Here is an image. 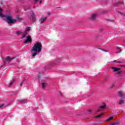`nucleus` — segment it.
I'll list each match as a JSON object with an SVG mask.
<instances>
[{
  "mask_svg": "<svg viewBox=\"0 0 125 125\" xmlns=\"http://www.w3.org/2000/svg\"><path fill=\"white\" fill-rule=\"evenodd\" d=\"M0 17L2 18H5V21L8 24H14V23H16L17 21L15 19H12L11 16L6 14L4 15L2 14V9L0 7Z\"/></svg>",
  "mask_w": 125,
  "mask_h": 125,
  "instance_id": "1",
  "label": "nucleus"
},
{
  "mask_svg": "<svg viewBox=\"0 0 125 125\" xmlns=\"http://www.w3.org/2000/svg\"><path fill=\"white\" fill-rule=\"evenodd\" d=\"M42 51V48L41 47H33L31 52H34L32 54V57H35L37 54H39L40 52Z\"/></svg>",
  "mask_w": 125,
  "mask_h": 125,
  "instance_id": "2",
  "label": "nucleus"
},
{
  "mask_svg": "<svg viewBox=\"0 0 125 125\" xmlns=\"http://www.w3.org/2000/svg\"><path fill=\"white\" fill-rule=\"evenodd\" d=\"M14 59V57L10 58L9 57H7L5 59L2 58L4 66L6 65L7 63H9V62H11V61L13 60Z\"/></svg>",
  "mask_w": 125,
  "mask_h": 125,
  "instance_id": "3",
  "label": "nucleus"
},
{
  "mask_svg": "<svg viewBox=\"0 0 125 125\" xmlns=\"http://www.w3.org/2000/svg\"><path fill=\"white\" fill-rule=\"evenodd\" d=\"M30 20H31V21H32V22H35V21H36V16L35 15V14L34 13V12H32L31 14L30 15Z\"/></svg>",
  "mask_w": 125,
  "mask_h": 125,
  "instance_id": "4",
  "label": "nucleus"
},
{
  "mask_svg": "<svg viewBox=\"0 0 125 125\" xmlns=\"http://www.w3.org/2000/svg\"><path fill=\"white\" fill-rule=\"evenodd\" d=\"M31 28L29 27H27L25 29L24 33L22 35V38L24 39L26 37V35L28 34V32H29Z\"/></svg>",
  "mask_w": 125,
  "mask_h": 125,
  "instance_id": "5",
  "label": "nucleus"
},
{
  "mask_svg": "<svg viewBox=\"0 0 125 125\" xmlns=\"http://www.w3.org/2000/svg\"><path fill=\"white\" fill-rule=\"evenodd\" d=\"M98 15L97 14V13H94L92 14L90 17V20H96V18H97Z\"/></svg>",
  "mask_w": 125,
  "mask_h": 125,
  "instance_id": "6",
  "label": "nucleus"
},
{
  "mask_svg": "<svg viewBox=\"0 0 125 125\" xmlns=\"http://www.w3.org/2000/svg\"><path fill=\"white\" fill-rule=\"evenodd\" d=\"M28 42H32V38L30 35L26 37V40L24 42V43H28Z\"/></svg>",
  "mask_w": 125,
  "mask_h": 125,
  "instance_id": "7",
  "label": "nucleus"
},
{
  "mask_svg": "<svg viewBox=\"0 0 125 125\" xmlns=\"http://www.w3.org/2000/svg\"><path fill=\"white\" fill-rule=\"evenodd\" d=\"M33 47H42V45L41 42H37Z\"/></svg>",
  "mask_w": 125,
  "mask_h": 125,
  "instance_id": "8",
  "label": "nucleus"
},
{
  "mask_svg": "<svg viewBox=\"0 0 125 125\" xmlns=\"http://www.w3.org/2000/svg\"><path fill=\"white\" fill-rule=\"evenodd\" d=\"M46 19H47V17H45V18H42L41 19H40L39 21L40 22L41 24H42V23H43L45 20H46Z\"/></svg>",
  "mask_w": 125,
  "mask_h": 125,
  "instance_id": "9",
  "label": "nucleus"
},
{
  "mask_svg": "<svg viewBox=\"0 0 125 125\" xmlns=\"http://www.w3.org/2000/svg\"><path fill=\"white\" fill-rule=\"evenodd\" d=\"M105 108H106V104L103 103L102 105L100 106V109L103 110V109H105Z\"/></svg>",
  "mask_w": 125,
  "mask_h": 125,
  "instance_id": "10",
  "label": "nucleus"
},
{
  "mask_svg": "<svg viewBox=\"0 0 125 125\" xmlns=\"http://www.w3.org/2000/svg\"><path fill=\"white\" fill-rule=\"evenodd\" d=\"M119 94L121 97H122V98H124L125 97V94L122 91L119 92Z\"/></svg>",
  "mask_w": 125,
  "mask_h": 125,
  "instance_id": "11",
  "label": "nucleus"
},
{
  "mask_svg": "<svg viewBox=\"0 0 125 125\" xmlns=\"http://www.w3.org/2000/svg\"><path fill=\"white\" fill-rule=\"evenodd\" d=\"M47 85V83L46 82H42V88H45V86Z\"/></svg>",
  "mask_w": 125,
  "mask_h": 125,
  "instance_id": "12",
  "label": "nucleus"
},
{
  "mask_svg": "<svg viewBox=\"0 0 125 125\" xmlns=\"http://www.w3.org/2000/svg\"><path fill=\"white\" fill-rule=\"evenodd\" d=\"M111 69L113 70V72H117V71H119V70H120V68L115 67H112Z\"/></svg>",
  "mask_w": 125,
  "mask_h": 125,
  "instance_id": "13",
  "label": "nucleus"
},
{
  "mask_svg": "<svg viewBox=\"0 0 125 125\" xmlns=\"http://www.w3.org/2000/svg\"><path fill=\"white\" fill-rule=\"evenodd\" d=\"M113 62H116L117 63H125V61L123 60L122 61H118L117 60H114V61H113Z\"/></svg>",
  "mask_w": 125,
  "mask_h": 125,
  "instance_id": "14",
  "label": "nucleus"
},
{
  "mask_svg": "<svg viewBox=\"0 0 125 125\" xmlns=\"http://www.w3.org/2000/svg\"><path fill=\"white\" fill-rule=\"evenodd\" d=\"M32 1H34V3H37V2H39L40 1V3H42V0H32Z\"/></svg>",
  "mask_w": 125,
  "mask_h": 125,
  "instance_id": "15",
  "label": "nucleus"
},
{
  "mask_svg": "<svg viewBox=\"0 0 125 125\" xmlns=\"http://www.w3.org/2000/svg\"><path fill=\"white\" fill-rule=\"evenodd\" d=\"M104 113L103 112H102V113H101L100 114V115L95 116V118L96 119H98V118H100V117H101V116H102L103 115H104Z\"/></svg>",
  "mask_w": 125,
  "mask_h": 125,
  "instance_id": "16",
  "label": "nucleus"
},
{
  "mask_svg": "<svg viewBox=\"0 0 125 125\" xmlns=\"http://www.w3.org/2000/svg\"><path fill=\"white\" fill-rule=\"evenodd\" d=\"M113 119H114V117L111 116V117H110L109 118L106 119L105 120V122H110V121H111V120H112Z\"/></svg>",
  "mask_w": 125,
  "mask_h": 125,
  "instance_id": "17",
  "label": "nucleus"
},
{
  "mask_svg": "<svg viewBox=\"0 0 125 125\" xmlns=\"http://www.w3.org/2000/svg\"><path fill=\"white\" fill-rule=\"evenodd\" d=\"M14 82H15V80H13L10 83V85H9V87H11V85L14 83Z\"/></svg>",
  "mask_w": 125,
  "mask_h": 125,
  "instance_id": "18",
  "label": "nucleus"
},
{
  "mask_svg": "<svg viewBox=\"0 0 125 125\" xmlns=\"http://www.w3.org/2000/svg\"><path fill=\"white\" fill-rule=\"evenodd\" d=\"M115 5L119 6V5H124V4L122 2H118L115 4Z\"/></svg>",
  "mask_w": 125,
  "mask_h": 125,
  "instance_id": "19",
  "label": "nucleus"
},
{
  "mask_svg": "<svg viewBox=\"0 0 125 125\" xmlns=\"http://www.w3.org/2000/svg\"><path fill=\"white\" fill-rule=\"evenodd\" d=\"M124 103H125V102L123 100H121L120 101L119 104L121 105L122 104H124Z\"/></svg>",
  "mask_w": 125,
  "mask_h": 125,
  "instance_id": "20",
  "label": "nucleus"
},
{
  "mask_svg": "<svg viewBox=\"0 0 125 125\" xmlns=\"http://www.w3.org/2000/svg\"><path fill=\"white\" fill-rule=\"evenodd\" d=\"M117 51H118L117 53H120V52H121L122 51V50H121L120 48L118 47L117 48Z\"/></svg>",
  "mask_w": 125,
  "mask_h": 125,
  "instance_id": "21",
  "label": "nucleus"
},
{
  "mask_svg": "<svg viewBox=\"0 0 125 125\" xmlns=\"http://www.w3.org/2000/svg\"><path fill=\"white\" fill-rule=\"evenodd\" d=\"M21 103H27V100H22L21 101Z\"/></svg>",
  "mask_w": 125,
  "mask_h": 125,
  "instance_id": "22",
  "label": "nucleus"
},
{
  "mask_svg": "<svg viewBox=\"0 0 125 125\" xmlns=\"http://www.w3.org/2000/svg\"><path fill=\"white\" fill-rule=\"evenodd\" d=\"M88 113L89 114H91V113H92V110L91 109H89V110H88Z\"/></svg>",
  "mask_w": 125,
  "mask_h": 125,
  "instance_id": "23",
  "label": "nucleus"
},
{
  "mask_svg": "<svg viewBox=\"0 0 125 125\" xmlns=\"http://www.w3.org/2000/svg\"><path fill=\"white\" fill-rule=\"evenodd\" d=\"M16 34H17V35H19L21 34H22V32H21L20 31H18V32H17Z\"/></svg>",
  "mask_w": 125,
  "mask_h": 125,
  "instance_id": "24",
  "label": "nucleus"
},
{
  "mask_svg": "<svg viewBox=\"0 0 125 125\" xmlns=\"http://www.w3.org/2000/svg\"><path fill=\"white\" fill-rule=\"evenodd\" d=\"M100 110L102 109H101V108H98V109H96V112H97V113H98L100 111Z\"/></svg>",
  "mask_w": 125,
  "mask_h": 125,
  "instance_id": "25",
  "label": "nucleus"
},
{
  "mask_svg": "<svg viewBox=\"0 0 125 125\" xmlns=\"http://www.w3.org/2000/svg\"><path fill=\"white\" fill-rule=\"evenodd\" d=\"M122 74V71H119L117 72V75H121Z\"/></svg>",
  "mask_w": 125,
  "mask_h": 125,
  "instance_id": "26",
  "label": "nucleus"
},
{
  "mask_svg": "<svg viewBox=\"0 0 125 125\" xmlns=\"http://www.w3.org/2000/svg\"><path fill=\"white\" fill-rule=\"evenodd\" d=\"M3 106H4V104H0V108H2V107H3Z\"/></svg>",
  "mask_w": 125,
  "mask_h": 125,
  "instance_id": "27",
  "label": "nucleus"
},
{
  "mask_svg": "<svg viewBox=\"0 0 125 125\" xmlns=\"http://www.w3.org/2000/svg\"><path fill=\"white\" fill-rule=\"evenodd\" d=\"M103 51H105V52H108V51L105 50L104 49H101Z\"/></svg>",
  "mask_w": 125,
  "mask_h": 125,
  "instance_id": "28",
  "label": "nucleus"
},
{
  "mask_svg": "<svg viewBox=\"0 0 125 125\" xmlns=\"http://www.w3.org/2000/svg\"><path fill=\"white\" fill-rule=\"evenodd\" d=\"M23 84V82H21V83H20V86H22V85Z\"/></svg>",
  "mask_w": 125,
  "mask_h": 125,
  "instance_id": "29",
  "label": "nucleus"
},
{
  "mask_svg": "<svg viewBox=\"0 0 125 125\" xmlns=\"http://www.w3.org/2000/svg\"><path fill=\"white\" fill-rule=\"evenodd\" d=\"M48 15H51V14L50 13H48Z\"/></svg>",
  "mask_w": 125,
  "mask_h": 125,
  "instance_id": "30",
  "label": "nucleus"
},
{
  "mask_svg": "<svg viewBox=\"0 0 125 125\" xmlns=\"http://www.w3.org/2000/svg\"><path fill=\"white\" fill-rule=\"evenodd\" d=\"M54 64V62H52L51 65Z\"/></svg>",
  "mask_w": 125,
  "mask_h": 125,
  "instance_id": "31",
  "label": "nucleus"
},
{
  "mask_svg": "<svg viewBox=\"0 0 125 125\" xmlns=\"http://www.w3.org/2000/svg\"><path fill=\"white\" fill-rule=\"evenodd\" d=\"M24 10H25V11H26V10H27V9H26V7H24Z\"/></svg>",
  "mask_w": 125,
  "mask_h": 125,
  "instance_id": "32",
  "label": "nucleus"
},
{
  "mask_svg": "<svg viewBox=\"0 0 125 125\" xmlns=\"http://www.w3.org/2000/svg\"><path fill=\"white\" fill-rule=\"evenodd\" d=\"M61 96H62V94H61Z\"/></svg>",
  "mask_w": 125,
  "mask_h": 125,
  "instance_id": "33",
  "label": "nucleus"
},
{
  "mask_svg": "<svg viewBox=\"0 0 125 125\" xmlns=\"http://www.w3.org/2000/svg\"><path fill=\"white\" fill-rule=\"evenodd\" d=\"M122 46H124V45H122Z\"/></svg>",
  "mask_w": 125,
  "mask_h": 125,
  "instance_id": "34",
  "label": "nucleus"
},
{
  "mask_svg": "<svg viewBox=\"0 0 125 125\" xmlns=\"http://www.w3.org/2000/svg\"><path fill=\"white\" fill-rule=\"evenodd\" d=\"M99 49H101V48H99Z\"/></svg>",
  "mask_w": 125,
  "mask_h": 125,
  "instance_id": "35",
  "label": "nucleus"
}]
</instances>
